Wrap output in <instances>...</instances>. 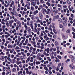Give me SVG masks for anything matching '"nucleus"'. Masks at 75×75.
<instances>
[{"mask_svg":"<svg viewBox=\"0 0 75 75\" xmlns=\"http://www.w3.org/2000/svg\"><path fill=\"white\" fill-rule=\"evenodd\" d=\"M69 67L72 69H75V66H72L71 64H70L69 65Z\"/></svg>","mask_w":75,"mask_h":75,"instance_id":"obj_1","label":"nucleus"},{"mask_svg":"<svg viewBox=\"0 0 75 75\" xmlns=\"http://www.w3.org/2000/svg\"><path fill=\"white\" fill-rule=\"evenodd\" d=\"M59 45V43L58 42V41H56L55 42V47H57V46H58Z\"/></svg>","mask_w":75,"mask_h":75,"instance_id":"obj_2","label":"nucleus"},{"mask_svg":"<svg viewBox=\"0 0 75 75\" xmlns=\"http://www.w3.org/2000/svg\"><path fill=\"white\" fill-rule=\"evenodd\" d=\"M62 37L64 39L67 38V36L65 35H64V33H62Z\"/></svg>","mask_w":75,"mask_h":75,"instance_id":"obj_3","label":"nucleus"},{"mask_svg":"<svg viewBox=\"0 0 75 75\" xmlns=\"http://www.w3.org/2000/svg\"><path fill=\"white\" fill-rule=\"evenodd\" d=\"M12 8H13L12 11H13V12H14L15 11V9L16 8V7H15V6L13 5L12 7Z\"/></svg>","mask_w":75,"mask_h":75,"instance_id":"obj_4","label":"nucleus"},{"mask_svg":"<svg viewBox=\"0 0 75 75\" xmlns=\"http://www.w3.org/2000/svg\"><path fill=\"white\" fill-rule=\"evenodd\" d=\"M69 57L70 58H71V59H75V57H74V56L72 55H70L69 56Z\"/></svg>","mask_w":75,"mask_h":75,"instance_id":"obj_5","label":"nucleus"},{"mask_svg":"<svg viewBox=\"0 0 75 75\" xmlns=\"http://www.w3.org/2000/svg\"><path fill=\"white\" fill-rule=\"evenodd\" d=\"M59 27L60 28H63V25H62V24L59 23Z\"/></svg>","mask_w":75,"mask_h":75,"instance_id":"obj_6","label":"nucleus"},{"mask_svg":"<svg viewBox=\"0 0 75 75\" xmlns=\"http://www.w3.org/2000/svg\"><path fill=\"white\" fill-rule=\"evenodd\" d=\"M58 21L60 23H62V19L61 18H59L58 19Z\"/></svg>","mask_w":75,"mask_h":75,"instance_id":"obj_7","label":"nucleus"},{"mask_svg":"<svg viewBox=\"0 0 75 75\" xmlns=\"http://www.w3.org/2000/svg\"><path fill=\"white\" fill-rule=\"evenodd\" d=\"M39 15L41 18H42L43 17V16H42V14L41 12H40L39 13Z\"/></svg>","mask_w":75,"mask_h":75,"instance_id":"obj_8","label":"nucleus"},{"mask_svg":"<svg viewBox=\"0 0 75 75\" xmlns=\"http://www.w3.org/2000/svg\"><path fill=\"white\" fill-rule=\"evenodd\" d=\"M72 33L73 35V38H75V33L74 32H72Z\"/></svg>","mask_w":75,"mask_h":75,"instance_id":"obj_9","label":"nucleus"},{"mask_svg":"<svg viewBox=\"0 0 75 75\" xmlns=\"http://www.w3.org/2000/svg\"><path fill=\"white\" fill-rule=\"evenodd\" d=\"M12 72H16V68H13L12 69Z\"/></svg>","mask_w":75,"mask_h":75,"instance_id":"obj_10","label":"nucleus"},{"mask_svg":"<svg viewBox=\"0 0 75 75\" xmlns=\"http://www.w3.org/2000/svg\"><path fill=\"white\" fill-rule=\"evenodd\" d=\"M26 3H27V5H28V6H30V5H31V3H30V2H26Z\"/></svg>","mask_w":75,"mask_h":75,"instance_id":"obj_11","label":"nucleus"},{"mask_svg":"<svg viewBox=\"0 0 75 75\" xmlns=\"http://www.w3.org/2000/svg\"><path fill=\"white\" fill-rule=\"evenodd\" d=\"M40 53H39L38 54V55L37 57V59H39L40 58Z\"/></svg>","mask_w":75,"mask_h":75,"instance_id":"obj_12","label":"nucleus"},{"mask_svg":"<svg viewBox=\"0 0 75 75\" xmlns=\"http://www.w3.org/2000/svg\"><path fill=\"white\" fill-rule=\"evenodd\" d=\"M54 18L55 19H57L59 18V16L58 15H57L56 16H55Z\"/></svg>","mask_w":75,"mask_h":75,"instance_id":"obj_13","label":"nucleus"},{"mask_svg":"<svg viewBox=\"0 0 75 75\" xmlns=\"http://www.w3.org/2000/svg\"><path fill=\"white\" fill-rule=\"evenodd\" d=\"M53 32H54L55 34H57V30H56L54 29H53Z\"/></svg>","mask_w":75,"mask_h":75,"instance_id":"obj_14","label":"nucleus"},{"mask_svg":"<svg viewBox=\"0 0 75 75\" xmlns=\"http://www.w3.org/2000/svg\"><path fill=\"white\" fill-rule=\"evenodd\" d=\"M33 0H31L30 2H32L31 3V6H33V4H34V2H33Z\"/></svg>","mask_w":75,"mask_h":75,"instance_id":"obj_15","label":"nucleus"},{"mask_svg":"<svg viewBox=\"0 0 75 75\" xmlns=\"http://www.w3.org/2000/svg\"><path fill=\"white\" fill-rule=\"evenodd\" d=\"M9 26L10 27H11L12 26V22L11 21L9 22Z\"/></svg>","mask_w":75,"mask_h":75,"instance_id":"obj_16","label":"nucleus"},{"mask_svg":"<svg viewBox=\"0 0 75 75\" xmlns=\"http://www.w3.org/2000/svg\"><path fill=\"white\" fill-rule=\"evenodd\" d=\"M44 11L46 13V14H47V10H46V9H45L44 10H43L42 12L43 13H44Z\"/></svg>","mask_w":75,"mask_h":75,"instance_id":"obj_17","label":"nucleus"},{"mask_svg":"<svg viewBox=\"0 0 75 75\" xmlns=\"http://www.w3.org/2000/svg\"><path fill=\"white\" fill-rule=\"evenodd\" d=\"M30 26L33 25L32 24H33V21H31L30 22Z\"/></svg>","mask_w":75,"mask_h":75,"instance_id":"obj_18","label":"nucleus"},{"mask_svg":"<svg viewBox=\"0 0 75 75\" xmlns=\"http://www.w3.org/2000/svg\"><path fill=\"white\" fill-rule=\"evenodd\" d=\"M31 28H29L28 30V33H31Z\"/></svg>","mask_w":75,"mask_h":75,"instance_id":"obj_19","label":"nucleus"},{"mask_svg":"<svg viewBox=\"0 0 75 75\" xmlns=\"http://www.w3.org/2000/svg\"><path fill=\"white\" fill-rule=\"evenodd\" d=\"M58 13V10H57L56 11H55V10H54V11H53V12L54 13Z\"/></svg>","mask_w":75,"mask_h":75,"instance_id":"obj_20","label":"nucleus"},{"mask_svg":"<svg viewBox=\"0 0 75 75\" xmlns=\"http://www.w3.org/2000/svg\"><path fill=\"white\" fill-rule=\"evenodd\" d=\"M16 61V60L14 59H13L12 61V62H11V63L12 64H13V63H14Z\"/></svg>","mask_w":75,"mask_h":75,"instance_id":"obj_21","label":"nucleus"},{"mask_svg":"<svg viewBox=\"0 0 75 75\" xmlns=\"http://www.w3.org/2000/svg\"><path fill=\"white\" fill-rule=\"evenodd\" d=\"M70 30H67L66 31L67 33H70Z\"/></svg>","mask_w":75,"mask_h":75,"instance_id":"obj_22","label":"nucleus"},{"mask_svg":"<svg viewBox=\"0 0 75 75\" xmlns=\"http://www.w3.org/2000/svg\"><path fill=\"white\" fill-rule=\"evenodd\" d=\"M62 31H63V32L64 31H65V28H64V27H63L62 28Z\"/></svg>","mask_w":75,"mask_h":75,"instance_id":"obj_23","label":"nucleus"},{"mask_svg":"<svg viewBox=\"0 0 75 75\" xmlns=\"http://www.w3.org/2000/svg\"><path fill=\"white\" fill-rule=\"evenodd\" d=\"M11 70L8 71H7V74H8L10 73H11Z\"/></svg>","mask_w":75,"mask_h":75,"instance_id":"obj_24","label":"nucleus"},{"mask_svg":"<svg viewBox=\"0 0 75 75\" xmlns=\"http://www.w3.org/2000/svg\"><path fill=\"white\" fill-rule=\"evenodd\" d=\"M61 63H59L58 64V67H61Z\"/></svg>","mask_w":75,"mask_h":75,"instance_id":"obj_25","label":"nucleus"},{"mask_svg":"<svg viewBox=\"0 0 75 75\" xmlns=\"http://www.w3.org/2000/svg\"><path fill=\"white\" fill-rule=\"evenodd\" d=\"M71 1L69 0H67V4H71Z\"/></svg>","mask_w":75,"mask_h":75,"instance_id":"obj_26","label":"nucleus"},{"mask_svg":"<svg viewBox=\"0 0 75 75\" xmlns=\"http://www.w3.org/2000/svg\"><path fill=\"white\" fill-rule=\"evenodd\" d=\"M36 64H40V62L37 61L36 62Z\"/></svg>","mask_w":75,"mask_h":75,"instance_id":"obj_27","label":"nucleus"},{"mask_svg":"<svg viewBox=\"0 0 75 75\" xmlns=\"http://www.w3.org/2000/svg\"><path fill=\"white\" fill-rule=\"evenodd\" d=\"M34 15H32V16L31 17V18L33 20H34Z\"/></svg>","mask_w":75,"mask_h":75,"instance_id":"obj_28","label":"nucleus"},{"mask_svg":"<svg viewBox=\"0 0 75 75\" xmlns=\"http://www.w3.org/2000/svg\"><path fill=\"white\" fill-rule=\"evenodd\" d=\"M20 23V22L19 21H18V22H16V24L17 25H18Z\"/></svg>","mask_w":75,"mask_h":75,"instance_id":"obj_29","label":"nucleus"},{"mask_svg":"<svg viewBox=\"0 0 75 75\" xmlns=\"http://www.w3.org/2000/svg\"><path fill=\"white\" fill-rule=\"evenodd\" d=\"M69 20H70L71 21H72L74 19H73L72 18H71V17H69Z\"/></svg>","mask_w":75,"mask_h":75,"instance_id":"obj_30","label":"nucleus"},{"mask_svg":"<svg viewBox=\"0 0 75 75\" xmlns=\"http://www.w3.org/2000/svg\"><path fill=\"white\" fill-rule=\"evenodd\" d=\"M61 6H62L61 5H59V4H58L57 5V6L58 7H61Z\"/></svg>","mask_w":75,"mask_h":75,"instance_id":"obj_31","label":"nucleus"},{"mask_svg":"<svg viewBox=\"0 0 75 75\" xmlns=\"http://www.w3.org/2000/svg\"><path fill=\"white\" fill-rule=\"evenodd\" d=\"M31 10L32 11H33V10H34V7H33V6H31Z\"/></svg>","mask_w":75,"mask_h":75,"instance_id":"obj_32","label":"nucleus"},{"mask_svg":"<svg viewBox=\"0 0 75 75\" xmlns=\"http://www.w3.org/2000/svg\"><path fill=\"white\" fill-rule=\"evenodd\" d=\"M58 67L57 66L56 68V71H59V68H58Z\"/></svg>","mask_w":75,"mask_h":75,"instance_id":"obj_33","label":"nucleus"},{"mask_svg":"<svg viewBox=\"0 0 75 75\" xmlns=\"http://www.w3.org/2000/svg\"><path fill=\"white\" fill-rule=\"evenodd\" d=\"M71 61L73 62H75V60H74V59H72L71 60Z\"/></svg>","mask_w":75,"mask_h":75,"instance_id":"obj_34","label":"nucleus"},{"mask_svg":"<svg viewBox=\"0 0 75 75\" xmlns=\"http://www.w3.org/2000/svg\"><path fill=\"white\" fill-rule=\"evenodd\" d=\"M57 57H58V58H59V59H61V56H57Z\"/></svg>","mask_w":75,"mask_h":75,"instance_id":"obj_35","label":"nucleus"},{"mask_svg":"<svg viewBox=\"0 0 75 75\" xmlns=\"http://www.w3.org/2000/svg\"><path fill=\"white\" fill-rule=\"evenodd\" d=\"M42 32L45 35H46V33L44 31H42Z\"/></svg>","mask_w":75,"mask_h":75,"instance_id":"obj_36","label":"nucleus"},{"mask_svg":"<svg viewBox=\"0 0 75 75\" xmlns=\"http://www.w3.org/2000/svg\"><path fill=\"white\" fill-rule=\"evenodd\" d=\"M4 5V6L5 7H8V5H7L6 4H5Z\"/></svg>","mask_w":75,"mask_h":75,"instance_id":"obj_37","label":"nucleus"},{"mask_svg":"<svg viewBox=\"0 0 75 75\" xmlns=\"http://www.w3.org/2000/svg\"><path fill=\"white\" fill-rule=\"evenodd\" d=\"M11 14H12V15L13 16V15H14V13L12 12V11L11 12Z\"/></svg>","mask_w":75,"mask_h":75,"instance_id":"obj_38","label":"nucleus"},{"mask_svg":"<svg viewBox=\"0 0 75 75\" xmlns=\"http://www.w3.org/2000/svg\"><path fill=\"white\" fill-rule=\"evenodd\" d=\"M17 70L18 71H19V69L18 67V66H17Z\"/></svg>","mask_w":75,"mask_h":75,"instance_id":"obj_39","label":"nucleus"},{"mask_svg":"<svg viewBox=\"0 0 75 75\" xmlns=\"http://www.w3.org/2000/svg\"><path fill=\"white\" fill-rule=\"evenodd\" d=\"M17 49H19V47L18 46H16V48H15V50H17Z\"/></svg>","mask_w":75,"mask_h":75,"instance_id":"obj_40","label":"nucleus"},{"mask_svg":"<svg viewBox=\"0 0 75 75\" xmlns=\"http://www.w3.org/2000/svg\"><path fill=\"white\" fill-rule=\"evenodd\" d=\"M35 39H36V41H38V39H39V38H38V37H36Z\"/></svg>","mask_w":75,"mask_h":75,"instance_id":"obj_41","label":"nucleus"},{"mask_svg":"<svg viewBox=\"0 0 75 75\" xmlns=\"http://www.w3.org/2000/svg\"><path fill=\"white\" fill-rule=\"evenodd\" d=\"M15 16L16 17H17V16H18V13H17V12L16 13Z\"/></svg>","mask_w":75,"mask_h":75,"instance_id":"obj_42","label":"nucleus"},{"mask_svg":"<svg viewBox=\"0 0 75 75\" xmlns=\"http://www.w3.org/2000/svg\"><path fill=\"white\" fill-rule=\"evenodd\" d=\"M12 1V0H8V2L9 3H11Z\"/></svg>","mask_w":75,"mask_h":75,"instance_id":"obj_43","label":"nucleus"},{"mask_svg":"<svg viewBox=\"0 0 75 75\" xmlns=\"http://www.w3.org/2000/svg\"><path fill=\"white\" fill-rule=\"evenodd\" d=\"M16 64L18 65H19V64H20V63L19 62H16Z\"/></svg>","mask_w":75,"mask_h":75,"instance_id":"obj_44","label":"nucleus"},{"mask_svg":"<svg viewBox=\"0 0 75 75\" xmlns=\"http://www.w3.org/2000/svg\"><path fill=\"white\" fill-rule=\"evenodd\" d=\"M6 25H7V26H9V23H8V22H7L6 23Z\"/></svg>","mask_w":75,"mask_h":75,"instance_id":"obj_45","label":"nucleus"},{"mask_svg":"<svg viewBox=\"0 0 75 75\" xmlns=\"http://www.w3.org/2000/svg\"><path fill=\"white\" fill-rule=\"evenodd\" d=\"M33 49V47L31 46L30 47V50H32Z\"/></svg>","mask_w":75,"mask_h":75,"instance_id":"obj_46","label":"nucleus"},{"mask_svg":"<svg viewBox=\"0 0 75 75\" xmlns=\"http://www.w3.org/2000/svg\"><path fill=\"white\" fill-rule=\"evenodd\" d=\"M5 27H6V26H5V25H3L2 26L3 30V29H4V28Z\"/></svg>","mask_w":75,"mask_h":75,"instance_id":"obj_47","label":"nucleus"},{"mask_svg":"<svg viewBox=\"0 0 75 75\" xmlns=\"http://www.w3.org/2000/svg\"><path fill=\"white\" fill-rule=\"evenodd\" d=\"M44 69H45L46 71H47V67H44Z\"/></svg>","mask_w":75,"mask_h":75,"instance_id":"obj_48","label":"nucleus"},{"mask_svg":"<svg viewBox=\"0 0 75 75\" xmlns=\"http://www.w3.org/2000/svg\"><path fill=\"white\" fill-rule=\"evenodd\" d=\"M26 48H27L28 50H30V47L28 46H26Z\"/></svg>","mask_w":75,"mask_h":75,"instance_id":"obj_49","label":"nucleus"},{"mask_svg":"<svg viewBox=\"0 0 75 75\" xmlns=\"http://www.w3.org/2000/svg\"><path fill=\"white\" fill-rule=\"evenodd\" d=\"M34 29L36 32H37V31H38V30L36 28H34Z\"/></svg>","mask_w":75,"mask_h":75,"instance_id":"obj_50","label":"nucleus"},{"mask_svg":"<svg viewBox=\"0 0 75 75\" xmlns=\"http://www.w3.org/2000/svg\"><path fill=\"white\" fill-rule=\"evenodd\" d=\"M2 41H3V42H6V40H5V39L4 38H3L2 39Z\"/></svg>","mask_w":75,"mask_h":75,"instance_id":"obj_51","label":"nucleus"},{"mask_svg":"<svg viewBox=\"0 0 75 75\" xmlns=\"http://www.w3.org/2000/svg\"><path fill=\"white\" fill-rule=\"evenodd\" d=\"M24 27H25V28H27V24H26L24 25Z\"/></svg>","mask_w":75,"mask_h":75,"instance_id":"obj_52","label":"nucleus"},{"mask_svg":"<svg viewBox=\"0 0 75 75\" xmlns=\"http://www.w3.org/2000/svg\"><path fill=\"white\" fill-rule=\"evenodd\" d=\"M8 9L9 10H10V11H11V10H12V8L11 7L9 8Z\"/></svg>","mask_w":75,"mask_h":75,"instance_id":"obj_53","label":"nucleus"},{"mask_svg":"<svg viewBox=\"0 0 75 75\" xmlns=\"http://www.w3.org/2000/svg\"><path fill=\"white\" fill-rule=\"evenodd\" d=\"M68 53L70 54L71 53H72V52L71 51H68Z\"/></svg>","mask_w":75,"mask_h":75,"instance_id":"obj_54","label":"nucleus"},{"mask_svg":"<svg viewBox=\"0 0 75 75\" xmlns=\"http://www.w3.org/2000/svg\"><path fill=\"white\" fill-rule=\"evenodd\" d=\"M44 55H45L46 56L47 55V53H46L45 52L44 53H43Z\"/></svg>","mask_w":75,"mask_h":75,"instance_id":"obj_55","label":"nucleus"},{"mask_svg":"<svg viewBox=\"0 0 75 75\" xmlns=\"http://www.w3.org/2000/svg\"><path fill=\"white\" fill-rule=\"evenodd\" d=\"M30 26H31V28H32V29H34V27L33 26V25H31L30 26Z\"/></svg>","mask_w":75,"mask_h":75,"instance_id":"obj_56","label":"nucleus"},{"mask_svg":"<svg viewBox=\"0 0 75 75\" xmlns=\"http://www.w3.org/2000/svg\"><path fill=\"white\" fill-rule=\"evenodd\" d=\"M71 17H72V18H74V14H71Z\"/></svg>","mask_w":75,"mask_h":75,"instance_id":"obj_57","label":"nucleus"},{"mask_svg":"<svg viewBox=\"0 0 75 75\" xmlns=\"http://www.w3.org/2000/svg\"><path fill=\"white\" fill-rule=\"evenodd\" d=\"M19 27H21V23H20L19 24Z\"/></svg>","mask_w":75,"mask_h":75,"instance_id":"obj_58","label":"nucleus"},{"mask_svg":"<svg viewBox=\"0 0 75 75\" xmlns=\"http://www.w3.org/2000/svg\"><path fill=\"white\" fill-rule=\"evenodd\" d=\"M63 7H64V8H67V6L66 5H65L64 6H63Z\"/></svg>","mask_w":75,"mask_h":75,"instance_id":"obj_59","label":"nucleus"},{"mask_svg":"<svg viewBox=\"0 0 75 75\" xmlns=\"http://www.w3.org/2000/svg\"><path fill=\"white\" fill-rule=\"evenodd\" d=\"M37 29L38 31H40L41 29L39 28H38Z\"/></svg>","mask_w":75,"mask_h":75,"instance_id":"obj_60","label":"nucleus"},{"mask_svg":"<svg viewBox=\"0 0 75 75\" xmlns=\"http://www.w3.org/2000/svg\"><path fill=\"white\" fill-rule=\"evenodd\" d=\"M1 23L2 24H5V23L4 22L1 21Z\"/></svg>","mask_w":75,"mask_h":75,"instance_id":"obj_61","label":"nucleus"},{"mask_svg":"<svg viewBox=\"0 0 75 75\" xmlns=\"http://www.w3.org/2000/svg\"><path fill=\"white\" fill-rule=\"evenodd\" d=\"M14 21H15V22H16V21H17V18H15L14 19Z\"/></svg>","mask_w":75,"mask_h":75,"instance_id":"obj_62","label":"nucleus"},{"mask_svg":"<svg viewBox=\"0 0 75 75\" xmlns=\"http://www.w3.org/2000/svg\"><path fill=\"white\" fill-rule=\"evenodd\" d=\"M5 74H6V73L5 72H3L2 73V75H5Z\"/></svg>","mask_w":75,"mask_h":75,"instance_id":"obj_63","label":"nucleus"},{"mask_svg":"<svg viewBox=\"0 0 75 75\" xmlns=\"http://www.w3.org/2000/svg\"><path fill=\"white\" fill-rule=\"evenodd\" d=\"M1 49H3V48H4V46L1 45Z\"/></svg>","mask_w":75,"mask_h":75,"instance_id":"obj_64","label":"nucleus"}]
</instances>
